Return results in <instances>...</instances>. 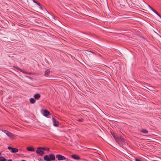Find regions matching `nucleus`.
I'll use <instances>...</instances> for the list:
<instances>
[{
	"label": "nucleus",
	"instance_id": "19",
	"mask_svg": "<svg viewBox=\"0 0 161 161\" xmlns=\"http://www.w3.org/2000/svg\"><path fill=\"white\" fill-rule=\"evenodd\" d=\"M77 120L80 122H82L83 120V119L82 118L79 119H77Z\"/></svg>",
	"mask_w": 161,
	"mask_h": 161
},
{
	"label": "nucleus",
	"instance_id": "27",
	"mask_svg": "<svg viewBox=\"0 0 161 161\" xmlns=\"http://www.w3.org/2000/svg\"><path fill=\"white\" fill-rule=\"evenodd\" d=\"M91 149H94L93 148H91Z\"/></svg>",
	"mask_w": 161,
	"mask_h": 161
},
{
	"label": "nucleus",
	"instance_id": "21",
	"mask_svg": "<svg viewBox=\"0 0 161 161\" xmlns=\"http://www.w3.org/2000/svg\"><path fill=\"white\" fill-rule=\"evenodd\" d=\"M23 73L25 74H30V73H28L27 72H26L25 71H23Z\"/></svg>",
	"mask_w": 161,
	"mask_h": 161
},
{
	"label": "nucleus",
	"instance_id": "17",
	"mask_svg": "<svg viewBox=\"0 0 161 161\" xmlns=\"http://www.w3.org/2000/svg\"><path fill=\"white\" fill-rule=\"evenodd\" d=\"M112 136H113V137L114 138V139L116 141H118L117 138L118 137L116 138L115 135L114 134H112Z\"/></svg>",
	"mask_w": 161,
	"mask_h": 161
},
{
	"label": "nucleus",
	"instance_id": "12",
	"mask_svg": "<svg viewBox=\"0 0 161 161\" xmlns=\"http://www.w3.org/2000/svg\"><path fill=\"white\" fill-rule=\"evenodd\" d=\"M27 149L30 151H34V148L33 147H27Z\"/></svg>",
	"mask_w": 161,
	"mask_h": 161
},
{
	"label": "nucleus",
	"instance_id": "16",
	"mask_svg": "<svg viewBox=\"0 0 161 161\" xmlns=\"http://www.w3.org/2000/svg\"><path fill=\"white\" fill-rule=\"evenodd\" d=\"M6 159L3 157H0V161H6Z\"/></svg>",
	"mask_w": 161,
	"mask_h": 161
},
{
	"label": "nucleus",
	"instance_id": "1",
	"mask_svg": "<svg viewBox=\"0 0 161 161\" xmlns=\"http://www.w3.org/2000/svg\"><path fill=\"white\" fill-rule=\"evenodd\" d=\"M44 159L46 161H51L54 160L55 158L54 154H50L49 155H45L43 157Z\"/></svg>",
	"mask_w": 161,
	"mask_h": 161
},
{
	"label": "nucleus",
	"instance_id": "13",
	"mask_svg": "<svg viewBox=\"0 0 161 161\" xmlns=\"http://www.w3.org/2000/svg\"><path fill=\"white\" fill-rule=\"evenodd\" d=\"M50 72V71L49 69H47L45 72V75L46 76H47L49 73Z\"/></svg>",
	"mask_w": 161,
	"mask_h": 161
},
{
	"label": "nucleus",
	"instance_id": "4",
	"mask_svg": "<svg viewBox=\"0 0 161 161\" xmlns=\"http://www.w3.org/2000/svg\"><path fill=\"white\" fill-rule=\"evenodd\" d=\"M3 132L8 137H11L13 136V134L6 130H4Z\"/></svg>",
	"mask_w": 161,
	"mask_h": 161
},
{
	"label": "nucleus",
	"instance_id": "10",
	"mask_svg": "<svg viewBox=\"0 0 161 161\" xmlns=\"http://www.w3.org/2000/svg\"><path fill=\"white\" fill-rule=\"evenodd\" d=\"M30 102L31 103L33 104L36 102V100L35 98H31L30 99Z\"/></svg>",
	"mask_w": 161,
	"mask_h": 161
},
{
	"label": "nucleus",
	"instance_id": "6",
	"mask_svg": "<svg viewBox=\"0 0 161 161\" xmlns=\"http://www.w3.org/2000/svg\"><path fill=\"white\" fill-rule=\"evenodd\" d=\"M118 141H116L118 143L121 142V143L125 142V141L124 138L122 136H120L119 137H118Z\"/></svg>",
	"mask_w": 161,
	"mask_h": 161
},
{
	"label": "nucleus",
	"instance_id": "7",
	"mask_svg": "<svg viewBox=\"0 0 161 161\" xmlns=\"http://www.w3.org/2000/svg\"><path fill=\"white\" fill-rule=\"evenodd\" d=\"M52 120L54 126L56 127L58 126L59 125V122L57 121L56 119L53 118H52Z\"/></svg>",
	"mask_w": 161,
	"mask_h": 161
},
{
	"label": "nucleus",
	"instance_id": "11",
	"mask_svg": "<svg viewBox=\"0 0 161 161\" xmlns=\"http://www.w3.org/2000/svg\"><path fill=\"white\" fill-rule=\"evenodd\" d=\"M49 113L48 111L45 110L43 112V115L45 116H47L49 114Z\"/></svg>",
	"mask_w": 161,
	"mask_h": 161
},
{
	"label": "nucleus",
	"instance_id": "15",
	"mask_svg": "<svg viewBox=\"0 0 161 161\" xmlns=\"http://www.w3.org/2000/svg\"><path fill=\"white\" fill-rule=\"evenodd\" d=\"M141 131L145 134H146L148 132V131L146 129H142Z\"/></svg>",
	"mask_w": 161,
	"mask_h": 161
},
{
	"label": "nucleus",
	"instance_id": "2",
	"mask_svg": "<svg viewBox=\"0 0 161 161\" xmlns=\"http://www.w3.org/2000/svg\"><path fill=\"white\" fill-rule=\"evenodd\" d=\"M56 158L58 159V160H65L66 161H68L69 159L66 158L65 157L60 155L57 154L56 155Z\"/></svg>",
	"mask_w": 161,
	"mask_h": 161
},
{
	"label": "nucleus",
	"instance_id": "9",
	"mask_svg": "<svg viewBox=\"0 0 161 161\" xmlns=\"http://www.w3.org/2000/svg\"><path fill=\"white\" fill-rule=\"evenodd\" d=\"M72 157L75 159H80V157L78 156L75 155L73 154L72 155Z\"/></svg>",
	"mask_w": 161,
	"mask_h": 161
},
{
	"label": "nucleus",
	"instance_id": "28",
	"mask_svg": "<svg viewBox=\"0 0 161 161\" xmlns=\"http://www.w3.org/2000/svg\"><path fill=\"white\" fill-rule=\"evenodd\" d=\"M91 53H93V52H91Z\"/></svg>",
	"mask_w": 161,
	"mask_h": 161
},
{
	"label": "nucleus",
	"instance_id": "18",
	"mask_svg": "<svg viewBox=\"0 0 161 161\" xmlns=\"http://www.w3.org/2000/svg\"><path fill=\"white\" fill-rule=\"evenodd\" d=\"M42 149H43V150H46L47 151H48L49 150V148H46V147H42Z\"/></svg>",
	"mask_w": 161,
	"mask_h": 161
},
{
	"label": "nucleus",
	"instance_id": "22",
	"mask_svg": "<svg viewBox=\"0 0 161 161\" xmlns=\"http://www.w3.org/2000/svg\"><path fill=\"white\" fill-rule=\"evenodd\" d=\"M18 69H19V70L21 72H23V71H23V70H22V69H19V68H18Z\"/></svg>",
	"mask_w": 161,
	"mask_h": 161
},
{
	"label": "nucleus",
	"instance_id": "3",
	"mask_svg": "<svg viewBox=\"0 0 161 161\" xmlns=\"http://www.w3.org/2000/svg\"><path fill=\"white\" fill-rule=\"evenodd\" d=\"M36 153L42 156L44 153V151L43 150L42 147H39L37 148V149L36 151Z\"/></svg>",
	"mask_w": 161,
	"mask_h": 161
},
{
	"label": "nucleus",
	"instance_id": "14",
	"mask_svg": "<svg viewBox=\"0 0 161 161\" xmlns=\"http://www.w3.org/2000/svg\"><path fill=\"white\" fill-rule=\"evenodd\" d=\"M149 7L150 8V9L155 13L156 14H157L160 17L158 14L156 12L155 10H154L153 8L152 7H151L150 6H149Z\"/></svg>",
	"mask_w": 161,
	"mask_h": 161
},
{
	"label": "nucleus",
	"instance_id": "26",
	"mask_svg": "<svg viewBox=\"0 0 161 161\" xmlns=\"http://www.w3.org/2000/svg\"><path fill=\"white\" fill-rule=\"evenodd\" d=\"M21 161H25L24 160H22Z\"/></svg>",
	"mask_w": 161,
	"mask_h": 161
},
{
	"label": "nucleus",
	"instance_id": "5",
	"mask_svg": "<svg viewBox=\"0 0 161 161\" xmlns=\"http://www.w3.org/2000/svg\"><path fill=\"white\" fill-rule=\"evenodd\" d=\"M8 148L9 150H11V152L13 153L17 152L18 151V149L15 148H12L10 147H8Z\"/></svg>",
	"mask_w": 161,
	"mask_h": 161
},
{
	"label": "nucleus",
	"instance_id": "8",
	"mask_svg": "<svg viewBox=\"0 0 161 161\" xmlns=\"http://www.w3.org/2000/svg\"><path fill=\"white\" fill-rule=\"evenodd\" d=\"M41 97V95L38 93L35 94L34 96V97L35 99H39Z\"/></svg>",
	"mask_w": 161,
	"mask_h": 161
},
{
	"label": "nucleus",
	"instance_id": "23",
	"mask_svg": "<svg viewBox=\"0 0 161 161\" xmlns=\"http://www.w3.org/2000/svg\"><path fill=\"white\" fill-rule=\"evenodd\" d=\"M135 160L136 161H141L140 160H139V159H137V158L135 159Z\"/></svg>",
	"mask_w": 161,
	"mask_h": 161
},
{
	"label": "nucleus",
	"instance_id": "24",
	"mask_svg": "<svg viewBox=\"0 0 161 161\" xmlns=\"http://www.w3.org/2000/svg\"><path fill=\"white\" fill-rule=\"evenodd\" d=\"M33 2L35 3H36L37 2L36 1V0H33Z\"/></svg>",
	"mask_w": 161,
	"mask_h": 161
},
{
	"label": "nucleus",
	"instance_id": "20",
	"mask_svg": "<svg viewBox=\"0 0 161 161\" xmlns=\"http://www.w3.org/2000/svg\"><path fill=\"white\" fill-rule=\"evenodd\" d=\"M36 4L38 5L39 6H40V7H41V5H40V4L39 3H38V2H37V3H36Z\"/></svg>",
	"mask_w": 161,
	"mask_h": 161
},
{
	"label": "nucleus",
	"instance_id": "25",
	"mask_svg": "<svg viewBox=\"0 0 161 161\" xmlns=\"http://www.w3.org/2000/svg\"><path fill=\"white\" fill-rule=\"evenodd\" d=\"M1 152L0 151V156L1 155Z\"/></svg>",
	"mask_w": 161,
	"mask_h": 161
}]
</instances>
